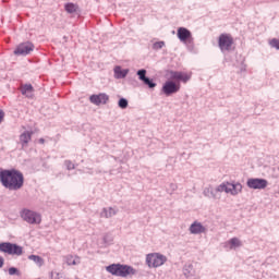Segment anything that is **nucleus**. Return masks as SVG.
I'll return each instance as SVG.
<instances>
[{
    "instance_id": "1",
    "label": "nucleus",
    "mask_w": 279,
    "mask_h": 279,
    "mask_svg": "<svg viewBox=\"0 0 279 279\" xmlns=\"http://www.w3.org/2000/svg\"><path fill=\"white\" fill-rule=\"evenodd\" d=\"M168 75L170 81H167L162 86V93L167 97H170V95H175V93H180V88L182 87L180 82L186 84V82L191 80V73L186 72L171 70L168 72Z\"/></svg>"
},
{
    "instance_id": "2",
    "label": "nucleus",
    "mask_w": 279,
    "mask_h": 279,
    "mask_svg": "<svg viewBox=\"0 0 279 279\" xmlns=\"http://www.w3.org/2000/svg\"><path fill=\"white\" fill-rule=\"evenodd\" d=\"M0 182L2 186L9 189V191H21L23 184H25V177L23 172L16 169L1 170Z\"/></svg>"
},
{
    "instance_id": "3",
    "label": "nucleus",
    "mask_w": 279,
    "mask_h": 279,
    "mask_svg": "<svg viewBox=\"0 0 279 279\" xmlns=\"http://www.w3.org/2000/svg\"><path fill=\"white\" fill-rule=\"evenodd\" d=\"M106 271L111 274V276H118L119 278L136 276V269H134V267L123 264H111L106 267Z\"/></svg>"
},
{
    "instance_id": "4",
    "label": "nucleus",
    "mask_w": 279,
    "mask_h": 279,
    "mask_svg": "<svg viewBox=\"0 0 279 279\" xmlns=\"http://www.w3.org/2000/svg\"><path fill=\"white\" fill-rule=\"evenodd\" d=\"M216 193H227V195H232L236 197V195L243 193V184L239 182L230 183L228 181L222 182L215 189Z\"/></svg>"
},
{
    "instance_id": "5",
    "label": "nucleus",
    "mask_w": 279,
    "mask_h": 279,
    "mask_svg": "<svg viewBox=\"0 0 279 279\" xmlns=\"http://www.w3.org/2000/svg\"><path fill=\"white\" fill-rule=\"evenodd\" d=\"M167 263V256L160 253H149L146 255V265L150 269H156L158 267H162Z\"/></svg>"
},
{
    "instance_id": "6",
    "label": "nucleus",
    "mask_w": 279,
    "mask_h": 279,
    "mask_svg": "<svg viewBox=\"0 0 279 279\" xmlns=\"http://www.w3.org/2000/svg\"><path fill=\"white\" fill-rule=\"evenodd\" d=\"M21 217L23 221H26V223H31V226H40V223L43 222V216L31 209H23L21 211Z\"/></svg>"
},
{
    "instance_id": "7",
    "label": "nucleus",
    "mask_w": 279,
    "mask_h": 279,
    "mask_svg": "<svg viewBox=\"0 0 279 279\" xmlns=\"http://www.w3.org/2000/svg\"><path fill=\"white\" fill-rule=\"evenodd\" d=\"M218 46L222 53L230 52L234 49V38L230 34H221L218 38Z\"/></svg>"
},
{
    "instance_id": "8",
    "label": "nucleus",
    "mask_w": 279,
    "mask_h": 279,
    "mask_svg": "<svg viewBox=\"0 0 279 279\" xmlns=\"http://www.w3.org/2000/svg\"><path fill=\"white\" fill-rule=\"evenodd\" d=\"M0 252L10 256H23V246L10 242H2L0 243Z\"/></svg>"
},
{
    "instance_id": "9",
    "label": "nucleus",
    "mask_w": 279,
    "mask_h": 279,
    "mask_svg": "<svg viewBox=\"0 0 279 279\" xmlns=\"http://www.w3.org/2000/svg\"><path fill=\"white\" fill-rule=\"evenodd\" d=\"M177 36L180 43H183V45H185L186 47H193V45H195L193 34L186 27H179L177 31Z\"/></svg>"
},
{
    "instance_id": "10",
    "label": "nucleus",
    "mask_w": 279,
    "mask_h": 279,
    "mask_svg": "<svg viewBox=\"0 0 279 279\" xmlns=\"http://www.w3.org/2000/svg\"><path fill=\"white\" fill-rule=\"evenodd\" d=\"M268 185L269 182L266 179L251 178L246 181V186L254 191H263Z\"/></svg>"
},
{
    "instance_id": "11",
    "label": "nucleus",
    "mask_w": 279,
    "mask_h": 279,
    "mask_svg": "<svg viewBox=\"0 0 279 279\" xmlns=\"http://www.w3.org/2000/svg\"><path fill=\"white\" fill-rule=\"evenodd\" d=\"M34 51V44L32 41H26L17 45L13 51L14 56H29Z\"/></svg>"
},
{
    "instance_id": "12",
    "label": "nucleus",
    "mask_w": 279,
    "mask_h": 279,
    "mask_svg": "<svg viewBox=\"0 0 279 279\" xmlns=\"http://www.w3.org/2000/svg\"><path fill=\"white\" fill-rule=\"evenodd\" d=\"M89 101L94 104V106H106V104L110 101V96L106 93L94 94L89 97Z\"/></svg>"
},
{
    "instance_id": "13",
    "label": "nucleus",
    "mask_w": 279,
    "mask_h": 279,
    "mask_svg": "<svg viewBox=\"0 0 279 279\" xmlns=\"http://www.w3.org/2000/svg\"><path fill=\"white\" fill-rule=\"evenodd\" d=\"M63 263L68 265V267L77 266L82 263V257L73 254H69L63 256Z\"/></svg>"
},
{
    "instance_id": "14",
    "label": "nucleus",
    "mask_w": 279,
    "mask_h": 279,
    "mask_svg": "<svg viewBox=\"0 0 279 279\" xmlns=\"http://www.w3.org/2000/svg\"><path fill=\"white\" fill-rule=\"evenodd\" d=\"M32 136H34V131H24L20 135V143L22 147H27V145H29V143L32 142Z\"/></svg>"
},
{
    "instance_id": "15",
    "label": "nucleus",
    "mask_w": 279,
    "mask_h": 279,
    "mask_svg": "<svg viewBox=\"0 0 279 279\" xmlns=\"http://www.w3.org/2000/svg\"><path fill=\"white\" fill-rule=\"evenodd\" d=\"M190 232L191 234H204L206 232V227H204L202 222L194 221L190 226Z\"/></svg>"
},
{
    "instance_id": "16",
    "label": "nucleus",
    "mask_w": 279,
    "mask_h": 279,
    "mask_svg": "<svg viewBox=\"0 0 279 279\" xmlns=\"http://www.w3.org/2000/svg\"><path fill=\"white\" fill-rule=\"evenodd\" d=\"M243 243L241 240H239V238H232L225 243V250H236V247H241Z\"/></svg>"
},
{
    "instance_id": "17",
    "label": "nucleus",
    "mask_w": 279,
    "mask_h": 279,
    "mask_svg": "<svg viewBox=\"0 0 279 279\" xmlns=\"http://www.w3.org/2000/svg\"><path fill=\"white\" fill-rule=\"evenodd\" d=\"M20 90L22 95H24L25 97H28V98L34 97V86H32V84L21 85Z\"/></svg>"
},
{
    "instance_id": "18",
    "label": "nucleus",
    "mask_w": 279,
    "mask_h": 279,
    "mask_svg": "<svg viewBox=\"0 0 279 279\" xmlns=\"http://www.w3.org/2000/svg\"><path fill=\"white\" fill-rule=\"evenodd\" d=\"M113 71H114L116 80H123V78L128 77V74L130 73V70L121 69V66H119V65H117Z\"/></svg>"
},
{
    "instance_id": "19",
    "label": "nucleus",
    "mask_w": 279,
    "mask_h": 279,
    "mask_svg": "<svg viewBox=\"0 0 279 279\" xmlns=\"http://www.w3.org/2000/svg\"><path fill=\"white\" fill-rule=\"evenodd\" d=\"M203 195H205V197H211V199H217V192L215 191V189H213V186H208L203 191Z\"/></svg>"
},
{
    "instance_id": "20",
    "label": "nucleus",
    "mask_w": 279,
    "mask_h": 279,
    "mask_svg": "<svg viewBox=\"0 0 279 279\" xmlns=\"http://www.w3.org/2000/svg\"><path fill=\"white\" fill-rule=\"evenodd\" d=\"M183 274L185 278H193V276H195V269L193 268V265L190 264L187 266H184Z\"/></svg>"
},
{
    "instance_id": "21",
    "label": "nucleus",
    "mask_w": 279,
    "mask_h": 279,
    "mask_svg": "<svg viewBox=\"0 0 279 279\" xmlns=\"http://www.w3.org/2000/svg\"><path fill=\"white\" fill-rule=\"evenodd\" d=\"M28 260H33V263H36L37 267H43L45 265V259L38 255H29Z\"/></svg>"
},
{
    "instance_id": "22",
    "label": "nucleus",
    "mask_w": 279,
    "mask_h": 279,
    "mask_svg": "<svg viewBox=\"0 0 279 279\" xmlns=\"http://www.w3.org/2000/svg\"><path fill=\"white\" fill-rule=\"evenodd\" d=\"M102 213H104V217H106V219H110V217H114V215H117V209H114L112 207L104 208Z\"/></svg>"
},
{
    "instance_id": "23",
    "label": "nucleus",
    "mask_w": 279,
    "mask_h": 279,
    "mask_svg": "<svg viewBox=\"0 0 279 279\" xmlns=\"http://www.w3.org/2000/svg\"><path fill=\"white\" fill-rule=\"evenodd\" d=\"M64 9L69 14H75L77 12V5L75 3H66Z\"/></svg>"
},
{
    "instance_id": "24",
    "label": "nucleus",
    "mask_w": 279,
    "mask_h": 279,
    "mask_svg": "<svg viewBox=\"0 0 279 279\" xmlns=\"http://www.w3.org/2000/svg\"><path fill=\"white\" fill-rule=\"evenodd\" d=\"M137 75L141 80V82H144L147 78V70H138Z\"/></svg>"
},
{
    "instance_id": "25",
    "label": "nucleus",
    "mask_w": 279,
    "mask_h": 279,
    "mask_svg": "<svg viewBox=\"0 0 279 279\" xmlns=\"http://www.w3.org/2000/svg\"><path fill=\"white\" fill-rule=\"evenodd\" d=\"M143 83L148 86V88H156V83H154L153 80H149V77H146Z\"/></svg>"
},
{
    "instance_id": "26",
    "label": "nucleus",
    "mask_w": 279,
    "mask_h": 279,
    "mask_svg": "<svg viewBox=\"0 0 279 279\" xmlns=\"http://www.w3.org/2000/svg\"><path fill=\"white\" fill-rule=\"evenodd\" d=\"M9 276H21V270L16 267L9 268Z\"/></svg>"
},
{
    "instance_id": "27",
    "label": "nucleus",
    "mask_w": 279,
    "mask_h": 279,
    "mask_svg": "<svg viewBox=\"0 0 279 279\" xmlns=\"http://www.w3.org/2000/svg\"><path fill=\"white\" fill-rule=\"evenodd\" d=\"M119 108H122V110H125L128 108V99L121 98L118 102Z\"/></svg>"
},
{
    "instance_id": "28",
    "label": "nucleus",
    "mask_w": 279,
    "mask_h": 279,
    "mask_svg": "<svg viewBox=\"0 0 279 279\" xmlns=\"http://www.w3.org/2000/svg\"><path fill=\"white\" fill-rule=\"evenodd\" d=\"M64 165H65L68 171H73V169H75V163H73L71 160H65Z\"/></svg>"
},
{
    "instance_id": "29",
    "label": "nucleus",
    "mask_w": 279,
    "mask_h": 279,
    "mask_svg": "<svg viewBox=\"0 0 279 279\" xmlns=\"http://www.w3.org/2000/svg\"><path fill=\"white\" fill-rule=\"evenodd\" d=\"M162 47H165V41H156L153 45V49H155L156 51H158V49H162Z\"/></svg>"
},
{
    "instance_id": "30",
    "label": "nucleus",
    "mask_w": 279,
    "mask_h": 279,
    "mask_svg": "<svg viewBox=\"0 0 279 279\" xmlns=\"http://www.w3.org/2000/svg\"><path fill=\"white\" fill-rule=\"evenodd\" d=\"M169 191H171L170 193H173V192L178 191V184L171 183L169 185Z\"/></svg>"
},
{
    "instance_id": "31",
    "label": "nucleus",
    "mask_w": 279,
    "mask_h": 279,
    "mask_svg": "<svg viewBox=\"0 0 279 279\" xmlns=\"http://www.w3.org/2000/svg\"><path fill=\"white\" fill-rule=\"evenodd\" d=\"M3 119H5V112L0 109V124L3 123Z\"/></svg>"
},
{
    "instance_id": "32",
    "label": "nucleus",
    "mask_w": 279,
    "mask_h": 279,
    "mask_svg": "<svg viewBox=\"0 0 279 279\" xmlns=\"http://www.w3.org/2000/svg\"><path fill=\"white\" fill-rule=\"evenodd\" d=\"M3 263H4V259H3V257L0 256V269H1V267H3Z\"/></svg>"
},
{
    "instance_id": "33",
    "label": "nucleus",
    "mask_w": 279,
    "mask_h": 279,
    "mask_svg": "<svg viewBox=\"0 0 279 279\" xmlns=\"http://www.w3.org/2000/svg\"><path fill=\"white\" fill-rule=\"evenodd\" d=\"M39 143L41 144V145H45V138H39Z\"/></svg>"
},
{
    "instance_id": "34",
    "label": "nucleus",
    "mask_w": 279,
    "mask_h": 279,
    "mask_svg": "<svg viewBox=\"0 0 279 279\" xmlns=\"http://www.w3.org/2000/svg\"><path fill=\"white\" fill-rule=\"evenodd\" d=\"M1 171H2V170L0 169V173H1Z\"/></svg>"
}]
</instances>
